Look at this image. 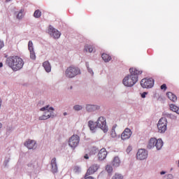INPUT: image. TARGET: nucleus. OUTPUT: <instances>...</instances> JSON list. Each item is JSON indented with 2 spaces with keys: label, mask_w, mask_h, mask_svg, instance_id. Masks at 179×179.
<instances>
[{
  "label": "nucleus",
  "mask_w": 179,
  "mask_h": 179,
  "mask_svg": "<svg viewBox=\"0 0 179 179\" xmlns=\"http://www.w3.org/2000/svg\"><path fill=\"white\" fill-rule=\"evenodd\" d=\"M142 71L138 70L136 68H130L129 73L130 75H127L122 80V83L127 87H132V86L136 85L138 82V76L142 75Z\"/></svg>",
  "instance_id": "f257e3e1"
},
{
  "label": "nucleus",
  "mask_w": 179,
  "mask_h": 179,
  "mask_svg": "<svg viewBox=\"0 0 179 179\" xmlns=\"http://www.w3.org/2000/svg\"><path fill=\"white\" fill-rule=\"evenodd\" d=\"M6 62L13 71H19L23 68L24 62L23 59L17 56H13L7 58Z\"/></svg>",
  "instance_id": "f03ea898"
},
{
  "label": "nucleus",
  "mask_w": 179,
  "mask_h": 179,
  "mask_svg": "<svg viewBox=\"0 0 179 179\" xmlns=\"http://www.w3.org/2000/svg\"><path fill=\"white\" fill-rule=\"evenodd\" d=\"M41 111H45L44 115L39 117V120L43 121L44 120H48L50 117H52V114H54V108L50 107V106H46L40 109Z\"/></svg>",
  "instance_id": "7ed1b4c3"
},
{
  "label": "nucleus",
  "mask_w": 179,
  "mask_h": 179,
  "mask_svg": "<svg viewBox=\"0 0 179 179\" xmlns=\"http://www.w3.org/2000/svg\"><path fill=\"white\" fill-rule=\"evenodd\" d=\"M65 75L66 78H75L77 75H80V69L76 66H71L66 69Z\"/></svg>",
  "instance_id": "20e7f679"
},
{
  "label": "nucleus",
  "mask_w": 179,
  "mask_h": 179,
  "mask_svg": "<svg viewBox=\"0 0 179 179\" xmlns=\"http://www.w3.org/2000/svg\"><path fill=\"white\" fill-rule=\"evenodd\" d=\"M155 147L157 150H160V149L163 148V141L162 139H156L155 138H150L148 145V149H152V148Z\"/></svg>",
  "instance_id": "39448f33"
},
{
  "label": "nucleus",
  "mask_w": 179,
  "mask_h": 179,
  "mask_svg": "<svg viewBox=\"0 0 179 179\" xmlns=\"http://www.w3.org/2000/svg\"><path fill=\"white\" fill-rule=\"evenodd\" d=\"M155 85V80L153 78H143L141 81V86L143 89H152Z\"/></svg>",
  "instance_id": "423d86ee"
},
{
  "label": "nucleus",
  "mask_w": 179,
  "mask_h": 179,
  "mask_svg": "<svg viewBox=\"0 0 179 179\" xmlns=\"http://www.w3.org/2000/svg\"><path fill=\"white\" fill-rule=\"evenodd\" d=\"M157 128L160 134H164L167 130V119L165 117L161 118L157 124Z\"/></svg>",
  "instance_id": "0eeeda50"
},
{
  "label": "nucleus",
  "mask_w": 179,
  "mask_h": 179,
  "mask_svg": "<svg viewBox=\"0 0 179 179\" xmlns=\"http://www.w3.org/2000/svg\"><path fill=\"white\" fill-rule=\"evenodd\" d=\"M96 125L98 128L103 129V132H107L108 129L107 128V122H106V118L104 117H99L96 121Z\"/></svg>",
  "instance_id": "6e6552de"
},
{
  "label": "nucleus",
  "mask_w": 179,
  "mask_h": 179,
  "mask_svg": "<svg viewBox=\"0 0 179 179\" xmlns=\"http://www.w3.org/2000/svg\"><path fill=\"white\" fill-rule=\"evenodd\" d=\"M80 138L78 135H73L69 140V145L70 148L75 149L79 145Z\"/></svg>",
  "instance_id": "1a4fd4ad"
},
{
  "label": "nucleus",
  "mask_w": 179,
  "mask_h": 179,
  "mask_svg": "<svg viewBox=\"0 0 179 179\" xmlns=\"http://www.w3.org/2000/svg\"><path fill=\"white\" fill-rule=\"evenodd\" d=\"M48 34L51 36V37H53V38H59L61 37V32L56 29L55 28H53L52 26H49L48 28Z\"/></svg>",
  "instance_id": "9d476101"
},
{
  "label": "nucleus",
  "mask_w": 179,
  "mask_h": 179,
  "mask_svg": "<svg viewBox=\"0 0 179 179\" xmlns=\"http://www.w3.org/2000/svg\"><path fill=\"white\" fill-rule=\"evenodd\" d=\"M99 169H100V165L97 164H94L91 165L85 173V177L94 174V173H96L97 170H99Z\"/></svg>",
  "instance_id": "9b49d317"
},
{
  "label": "nucleus",
  "mask_w": 179,
  "mask_h": 179,
  "mask_svg": "<svg viewBox=\"0 0 179 179\" xmlns=\"http://www.w3.org/2000/svg\"><path fill=\"white\" fill-rule=\"evenodd\" d=\"M136 157L138 160H145L148 157V152L145 149H140L136 154Z\"/></svg>",
  "instance_id": "f8f14e48"
},
{
  "label": "nucleus",
  "mask_w": 179,
  "mask_h": 179,
  "mask_svg": "<svg viewBox=\"0 0 179 179\" xmlns=\"http://www.w3.org/2000/svg\"><path fill=\"white\" fill-rule=\"evenodd\" d=\"M131 135L132 131H131V129L126 128L124 131L122 132L121 138L122 141H125L127 139H129Z\"/></svg>",
  "instance_id": "ddd939ff"
},
{
  "label": "nucleus",
  "mask_w": 179,
  "mask_h": 179,
  "mask_svg": "<svg viewBox=\"0 0 179 179\" xmlns=\"http://www.w3.org/2000/svg\"><path fill=\"white\" fill-rule=\"evenodd\" d=\"M24 146L29 149H36V141L34 140H28L24 143Z\"/></svg>",
  "instance_id": "4468645a"
},
{
  "label": "nucleus",
  "mask_w": 179,
  "mask_h": 179,
  "mask_svg": "<svg viewBox=\"0 0 179 179\" xmlns=\"http://www.w3.org/2000/svg\"><path fill=\"white\" fill-rule=\"evenodd\" d=\"M98 157L99 160H104V159L107 157V150H106V148H102L100 150L99 152L98 153Z\"/></svg>",
  "instance_id": "2eb2a0df"
},
{
  "label": "nucleus",
  "mask_w": 179,
  "mask_h": 179,
  "mask_svg": "<svg viewBox=\"0 0 179 179\" xmlns=\"http://www.w3.org/2000/svg\"><path fill=\"white\" fill-rule=\"evenodd\" d=\"M51 166H52V172L55 174V173L58 172V166L57 165V159L56 158H53L51 160V163H50Z\"/></svg>",
  "instance_id": "dca6fc26"
},
{
  "label": "nucleus",
  "mask_w": 179,
  "mask_h": 179,
  "mask_svg": "<svg viewBox=\"0 0 179 179\" xmlns=\"http://www.w3.org/2000/svg\"><path fill=\"white\" fill-rule=\"evenodd\" d=\"M88 125L90 127V129H91V131H95L96 129H97V128H99V127L97 126V123H94V122L90 120L88 122Z\"/></svg>",
  "instance_id": "f3484780"
},
{
  "label": "nucleus",
  "mask_w": 179,
  "mask_h": 179,
  "mask_svg": "<svg viewBox=\"0 0 179 179\" xmlns=\"http://www.w3.org/2000/svg\"><path fill=\"white\" fill-rule=\"evenodd\" d=\"M43 66L45 69V71L48 73L51 72V64H50V62L45 61L43 63Z\"/></svg>",
  "instance_id": "a211bd4d"
},
{
  "label": "nucleus",
  "mask_w": 179,
  "mask_h": 179,
  "mask_svg": "<svg viewBox=\"0 0 179 179\" xmlns=\"http://www.w3.org/2000/svg\"><path fill=\"white\" fill-rule=\"evenodd\" d=\"M166 96H167L168 99H169V100H171V101H173V102L177 101V96H176L172 92H169L166 93Z\"/></svg>",
  "instance_id": "6ab92c4d"
},
{
  "label": "nucleus",
  "mask_w": 179,
  "mask_h": 179,
  "mask_svg": "<svg viewBox=\"0 0 179 179\" xmlns=\"http://www.w3.org/2000/svg\"><path fill=\"white\" fill-rule=\"evenodd\" d=\"M85 51H86V52H96V49L93 48V45H86L85 46Z\"/></svg>",
  "instance_id": "aec40b11"
},
{
  "label": "nucleus",
  "mask_w": 179,
  "mask_h": 179,
  "mask_svg": "<svg viewBox=\"0 0 179 179\" xmlns=\"http://www.w3.org/2000/svg\"><path fill=\"white\" fill-rule=\"evenodd\" d=\"M121 164V161L118 157H115L113 161V166L115 167H118Z\"/></svg>",
  "instance_id": "412c9836"
},
{
  "label": "nucleus",
  "mask_w": 179,
  "mask_h": 179,
  "mask_svg": "<svg viewBox=\"0 0 179 179\" xmlns=\"http://www.w3.org/2000/svg\"><path fill=\"white\" fill-rule=\"evenodd\" d=\"M101 57L104 62H109V61H111V56L107 53L102 54Z\"/></svg>",
  "instance_id": "4be33fe9"
},
{
  "label": "nucleus",
  "mask_w": 179,
  "mask_h": 179,
  "mask_svg": "<svg viewBox=\"0 0 179 179\" xmlns=\"http://www.w3.org/2000/svg\"><path fill=\"white\" fill-rule=\"evenodd\" d=\"M170 109L171 111H173V113H176V114H179V108L178 106L174 105V104H171L169 106Z\"/></svg>",
  "instance_id": "5701e85b"
},
{
  "label": "nucleus",
  "mask_w": 179,
  "mask_h": 179,
  "mask_svg": "<svg viewBox=\"0 0 179 179\" xmlns=\"http://www.w3.org/2000/svg\"><path fill=\"white\" fill-rule=\"evenodd\" d=\"M87 111L89 113H92V111H94L95 110H97V107L94 105H87Z\"/></svg>",
  "instance_id": "b1692460"
},
{
  "label": "nucleus",
  "mask_w": 179,
  "mask_h": 179,
  "mask_svg": "<svg viewBox=\"0 0 179 179\" xmlns=\"http://www.w3.org/2000/svg\"><path fill=\"white\" fill-rule=\"evenodd\" d=\"M34 17H36L37 19H38V17H41V11H40V10H35L34 13Z\"/></svg>",
  "instance_id": "393cba45"
},
{
  "label": "nucleus",
  "mask_w": 179,
  "mask_h": 179,
  "mask_svg": "<svg viewBox=\"0 0 179 179\" xmlns=\"http://www.w3.org/2000/svg\"><path fill=\"white\" fill-rule=\"evenodd\" d=\"M28 50L29 51H34V48L33 46V42L29 41L28 43Z\"/></svg>",
  "instance_id": "a878e982"
},
{
  "label": "nucleus",
  "mask_w": 179,
  "mask_h": 179,
  "mask_svg": "<svg viewBox=\"0 0 179 179\" xmlns=\"http://www.w3.org/2000/svg\"><path fill=\"white\" fill-rule=\"evenodd\" d=\"M23 10H20L18 14L17 15V19H23Z\"/></svg>",
  "instance_id": "bb28decb"
},
{
  "label": "nucleus",
  "mask_w": 179,
  "mask_h": 179,
  "mask_svg": "<svg viewBox=\"0 0 179 179\" xmlns=\"http://www.w3.org/2000/svg\"><path fill=\"white\" fill-rule=\"evenodd\" d=\"M106 170L110 174V173H113V166L107 165L106 167Z\"/></svg>",
  "instance_id": "cd10ccee"
},
{
  "label": "nucleus",
  "mask_w": 179,
  "mask_h": 179,
  "mask_svg": "<svg viewBox=\"0 0 179 179\" xmlns=\"http://www.w3.org/2000/svg\"><path fill=\"white\" fill-rule=\"evenodd\" d=\"M30 52V58L31 59H34L36 58V52H34V50H29Z\"/></svg>",
  "instance_id": "c85d7f7f"
},
{
  "label": "nucleus",
  "mask_w": 179,
  "mask_h": 179,
  "mask_svg": "<svg viewBox=\"0 0 179 179\" xmlns=\"http://www.w3.org/2000/svg\"><path fill=\"white\" fill-rule=\"evenodd\" d=\"M124 177L121 174H115L112 179H123Z\"/></svg>",
  "instance_id": "c756f323"
},
{
  "label": "nucleus",
  "mask_w": 179,
  "mask_h": 179,
  "mask_svg": "<svg viewBox=\"0 0 179 179\" xmlns=\"http://www.w3.org/2000/svg\"><path fill=\"white\" fill-rule=\"evenodd\" d=\"M73 108L76 111H80V110H82L83 107L82 106L76 105L74 106Z\"/></svg>",
  "instance_id": "7c9ffc66"
},
{
  "label": "nucleus",
  "mask_w": 179,
  "mask_h": 179,
  "mask_svg": "<svg viewBox=\"0 0 179 179\" xmlns=\"http://www.w3.org/2000/svg\"><path fill=\"white\" fill-rule=\"evenodd\" d=\"M160 89L161 90H164V92H166V90H167V85H166V84H163L162 85H161Z\"/></svg>",
  "instance_id": "2f4dec72"
},
{
  "label": "nucleus",
  "mask_w": 179,
  "mask_h": 179,
  "mask_svg": "<svg viewBox=\"0 0 179 179\" xmlns=\"http://www.w3.org/2000/svg\"><path fill=\"white\" fill-rule=\"evenodd\" d=\"M132 151V146L129 145L126 150L127 153H129Z\"/></svg>",
  "instance_id": "473e14b6"
},
{
  "label": "nucleus",
  "mask_w": 179,
  "mask_h": 179,
  "mask_svg": "<svg viewBox=\"0 0 179 179\" xmlns=\"http://www.w3.org/2000/svg\"><path fill=\"white\" fill-rule=\"evenodd\" d=\"M74 171L75 173H79V171H80V168H79V166H76L74 168Z\"/></svg>",
  "instance_id": "72a5a7b5"
},
{
  "label": "nucleus",
  "mask_w": 179,
  "mask_h": 179,
  "mask_svg": "<svg viewBox=\"0 0 179 179\" xmlns=\"http://www.w3.org/2000/svg\"><path fill=\"white\" fill-rule=\"evenodd\" d=\"M4 44H3V41L0 40V50H1V48H3Z\"/></svg>",
  "instance_id": "f704fd0d"
},
{
  "label": "nucleus",
  "mask_w": 179,
  "mask_h": 179,
  "mask_svg": "<svg viewBox=\"0 0 179 179\" xmlns=\"http://www.w3.org/2000/svg\"><path fill=\"white\" fill-rule=\"evenodd\" d=\"M146 94H148V92H143L141 94L142 99H145V97H146Z\"/></svg>",
  "instance_id": "c9c22d12"
},
{
  "label": "nucleus",
  "mask_w": 179,
  "mask_h": 179,
  "mask_svg": "<svg viewBox=\"0 0 179 179\" xmlns=\"http://www.w3.org/2000/svg\"><path fill=\"white\" fill-rule=\"evenodd\" d=\"M88 69V72H90V73H91V75H93V70H92V69L87 67Z\"/></svg>",
  "instance_id": "e433bc0d"
},
{
  "label": "nucleus",
  "mask_w": 179,
  "mask_h": 179,
  "mask_svg": "<svg viewBox=\"0 0 179 179\" xmlns=\"http://www.w3.org/2000/svg\"><path fill=\"white\" fill-rule=\"evenodd\" d=\"M84 158H85L86 159H89V155L87 154H86L85 156H84Z\"/></svg>",
  "instance_id": "4c0bfd02"
},
{
  "label": "nucleus",
  "mask_w": 179,
  "mask_h": 179,
  "mask_svg": "<svg viewBox=\"0 0 179 179\" xmlns=\"http://www.w3.org/2000/svg\"><path fill=\"white\" fill-rule=\"evenodd\" d=\"M160 174H161V176H163V174H166V171H161Z\"/></svg>",
  "instance_id": "58836bf2"
},
{
  "label": "nucleus",
  "mask_w": 179,
  "mask_h": 179,
  "mask_svg": "<svg viewBox=\"0 0 179 179\" xmlns=\"http://www.w3.org/2000/svg\"><path fill=\"white\" fill-rule=\"evenodd\" d=\"M3 66V64L2 62H0V68H2Z\"/></svg>",
  "instance_id": "ea45409f"
},
{
  "label": "nucleus",
  "mask_w": 179,
  "mask_h": 179,
  "mask_svg": "<svg viewBox=\"0 0 179 179\" xmlns=\"http://www.w3.org/2000/svg\"><path fill=\"white\" fill-rule=\"evenodd\" d=\"M1 104H2V100L0 99V108H1Z\"/></svg>",
  "instance_id": "a19ab883"
},
{
  "label": "nucleus",
  "mask_w": 179,
  "mask_h": 179,
  "mask_svg": "<svg viewBox=\"0 0 179 179\" xmlns=\"http://www.w3.org/2000/svg\"><path fill=\"white\" fill-rule=\"evenodd\" d=\"M2 128V123H0V129Z\"/></svg>",
  "instance_id": "79ce46f5"
},
{
  "label": "nucleus",
  "mask_w": 179,
  "mask_h": 179,
  "mask_svg": "<svg viewBox=\"0 0 179 179\" xmlns=\"http://www.w3.org/2000/svg\"><path fill=\"white\" fill-rule=\"evenodd\" d=\"M169 177H173V175L169 174Z\"/></svg>",
  "instance_id": "37998d69"
},
{
  "label": "nucleus",
  "mask_w": 179,
  "mask_h": 179,
  "mask_svg": "<svg viewBox=\"0 0 179 179\" xmlns=\"http://www.w3.org/2000/svg\"><path fill=\"white\" fill-rule=\"evenodd\" d=\"M9 1H11V0H6V2H9Z\"/></svg>",
  "instance_id": "c03bdc74"
},
{
  "label": "nucleus",
  "mask_w": 179,
  "mask_h": 179,
  "mask_svg": "<svg viewBox=\"0 0 179 179\" xmlns=\"http://www.w3.org/2000/svg\"><path fill=\"white\" fill-rule=\"evenodd\" d=\"M64 115H66V113H64Z\"/></svg>",
  "instance_id": "a18cd8bd"
},
{
  "label": "nucleus",
  "mask_w": 179,
  "mask_h": 179,
  "mask_svg": "<svg viewBox=\"0 0 179 179\" xmlns=\"http://www.w3.org/2000/svg\"><path fill=\"white\" fill-rule=\"evenodd\" d=\"M71 89H72V86H71Z\"/></svg>",
  "instance_id": "49530a36"
},
{
  "label": "nucleus",
  "mask_w": 179,
  "mask_h": 179,
  "mask_svg": "<svg viewBox=\"0 0 179 179\" xmlns=\"http://www.w3.org/2000/svg\"><path fill=\"white\" fill-rule=\"evenodd\" d=\"M178 164H179V160H178Z\"/></svg>",
  "instance_id": "de8ad7c7"
}]
</instances>
